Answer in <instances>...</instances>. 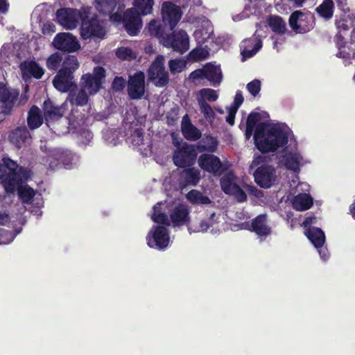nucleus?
<instances>
[{"instance_id": "13d9d810", "label": "nucleus", "mask_w": 355, "mask_h": 355, "mask_svg": "<svg viewBox=\"0 0 355 355\" xmlns=\"http://www.w3.org/2000/svg\"><path fill=\"white\" fill-rule=\"evenodd\" d=\"M188 210L184 206L179 205V225L187 221Z\"/></svg>"}, {"instance_id": "a211bd4d", "label": "nucleus", "mask_w": 355, "mask_h": 355, "mask_svg": "<svg viewBox=\"0 0 355 355\" xmlns=\"http://www.w3.org/2000/svg\"><path fill=\"white\" fill-rule=\"evenodd\" d=\"M199 166L209 173H216L221 168L220 159L211 154H202L198 160Z\"/></svg>"}, {"instance_id": "f257e3e1", "label": "nucleus", "mask_w": 355, "mask_h": 355, "mask_svg": "<svg viewBox=\"0 0 355 355\" xmlns=\"http://www.w3.org/2000/svg\"><path fill=\"white\" fill-rule=\"evenodd\" d=\"M161 14L162 24L157 20H151L148 30L152 35L157 37L166 47L178 51V33L174 28L178 25V6L171 1H164Z\"/></svg>"}, {"instance_id": "680f3d73", "label": "nucleus", "mask_w": 355, "mask_h": 355, "mask_svg": "<svg viewBox=\"0 0 355 355\" xmlns=\"http://www.w3.org/2000/svg\"><path fill=\"white\" fill-rule=\"evenodd\" d=\"M178 121V113L173 110L166 116V122L169 125H175Z\"/></svg>"}, {"instance_id": "bb28decb", "label": "nucleus", "mask_w": 355, "mask_h": 355, "mask_svg": "<svg viewBox=\"0 0 355 355\" xmlns=\"http://www.w3.org/2000/svg\"><path fill=\"white\" fill-rule=\"evenodd\" d=\"M250 227L259 236H266L270 233V229L266 225V216L261 214L256 217L252 222Z\"/></svg>"}, {"instance_id": "4d7b16f0", "label": "nucleus", "mask_w": 355, "mask_h": 355, "mask_svg": "<svg viewBox=\"0 0 355 355\" xmlns=\"http://www.w3.org/2000/svg\"><path fill=\"white\" fill-rule=\"evenodd\" d=\"M56 31L55 25L48 21L43 24L42 31L44 35H52Z\"/></svg>"}, {"instance_id": "1a4fd4ad", "label": "nucleus", "mask_w": 355, "mask_h": 355, "mask_svg": "<svg viewBox=\"0 0 355 355\" xmlns=\"http://www.w3.org/2000/svg\"><path fill=\"white\" fill-rule=\"evenodd\" d=\"M19 92L16 89L7 87L4 84L0 91L1 113L4 116L12 114L14 107L19 98Z\"/></svg>"}, {"instance_id": "412c9836", "label": "nucleus", "mask_w": 355, "mask_h": 355, "mask_svg": "<svg viewBox=\"0 0 355 355\" xmlns=\"http://www.w3.org/2000/svg\"><path fill=\"white\" fill-rule=\"evenodd\" d=\"M42 108L44 117L46 121H57L63 116L62 107L55 105L49 98L44 101Z\"/></svg>"}, {"instance_id": "8fccbe9b", "label": "nucleus", "mask_w": 355, "mask_h": 355, "mask_svg": "<svg viewBox=\"0 0 355 355\" xmlns=\"http://www.w3.org/2000/svg\"><path fill=\"white\" fill-rule=\"evenodd\" d=\"M189 48V37L183 31H179V53H183Z\"/></svg>"}, {"instance_id": "f3484780", "label": "nucleus", "mask_w": 355, "mask_h": 355, "mask_svg": "<svg viewBox=\"0 0 355 355\" xmlns=\"http://www.w3.org/2000/svg\"><path fill=\"white\" fill-rule=\"evenodd\" d=\"M73 78V76L69 73H63V71H58L53 80V85L59 92H67L73 90L76 87Z\"/></svg>"}, {"instance_id": "3c124183", "label": "nucleus", "mask_w": 355, "mask_h": 355, "mask_svg": "<svg viewBox=\"0 0 355 355\" xmlns=\"http://www.w3.org/2000/svg\"><path fill=\"white\" fill-rule=\"evenodd\" d=\"M200 107V110L201 113L204 115L205 118L211 122L215 116L214 112L211 107L207 104V103H203V102H201V103H198Z\"/></svg>"}, {"instance_id": "f03ea898", "label": "nucleus", "mask_w": 355, "mask_h": 355, "mask_svg": "<svg viewBox=\"0 0 355 355\" xmlns=\"http://www.w3.org/2000/svg\"><path fill=\"white\" fill-rule=\"evenodd\" d=\"M163 186L166 195L164 202H157L153 207L151 220L160 226L168 227L171 223L178 226V182L173 172L164 179Z\"/></svg>"}, {"instance_id": "c756f323", "label": "nucleus", "mask_w": 355, "mask_h": 355, "mask_svg": "<svg viewBox=\"0 0 355 355\" xmlns=\"http://www.w3.org/2000/svg\"><path fill=\"white\" fill-rule=\"evenodd\" d=\"M293 207L297 211H304L309 209L312 204V198L306 194H299L294 197L292 200Z\"/></svg>"}, {"instance_id": "69168bd1", "label": "nucleus", "mask_w": 355, "mask_h": 355, "mask_svg": "<svg viewBox=\"0 0 355 355\" xmlns=\"http://www.w3.org/2000/svg\"><path fill=\"white\" fill-rule=\"evenodd\" d=\"M9 159H10V158L4 159V160H3L4 164H0V178H3V177L4 176V174L8 173L6 172V171L8 170V168H7L6 164L8 163V166H12V164L9 163Z\"/></svg>"}, {"instance_id": "393cba45", "label": "nucleus", "mask_w": 355, "mask_h": 355, "mask_svg": "<svg viewBox=\"0 0 355 355\" xmlns=\"http://www.w3.org/2000/svg\"><path fill=\"white\" fill-rule=\"evenodd\" d=\"M181 129L183 135L187 139L195 141L201 137V132L191 123L187 115L182 118Z\"/></svg>"}, {"instance_id": "f8f14e48", "label": "nucleus", "mask_w": 355, "mask_h": 355, "mask_svg": "<svg viewBox=\"0 0 355 355\" xmlns=\"http://www.w3.org/2000/svg\"><path fill=\"white\" fill-rule=\"evenodd\" d=\"M141 13L135 8H128L123 15V23L127 33L131 36H135L142 27Z\"/></svg>"}, {"instance_id": "e2e57ef3", "label": "nucleus", "mask_w": 355, "mask_h": 355, "mask_svg": "<svg viewBox=\"0 0 355 355\" xmlns=\"http://www.w3.org/2000/svg\"><path fill=\"white\" fill-rule=\"evenodd\" d=\"M243 97L241 92H237L234 101L233 103V105L231 107V108H236V110H238L239 107L243 103Z\"/></svg>"}, {"instance_id": "0e129e2a", "label": "nucleus", "mask_w": 355, "mask_h": 355, "mask_svg": "<svg viewBox=\"0 0 355 355\" xmlns=\"http://www.w3.org/2000/svg\"><path fill=\"white\" fill-rule=\"evenodd\" d=\"M237 110L236 108H230L229 114L226 117V121L230 124L231 125H234V117Z\"/></svg>"}, {"instance_id": "423d86ee", "label": "nucleus", "mask_w": 355, "mask_h": 355, "mask_svg": "<svg viewBox=\"0 0 355 355\" xmlns=\"http://www.w3.org/2000/svg\"><path fill=\"white\" fill-rule=\"evenodd\" d=\"M146 241L150 248L164 250L170 242L168 227L160 225L153 226L146 236Z\"/></svg>"}, {"instance_id": "ea45409f", "label": "nucleus", "mask_w": 355, "mask_h": 355, "mask_svg": "<svg viewBox=\"0 0 355 355\" xmlns=\"http://www.w3.org/2000/svg\"><path fill=\"white\" fill-rule=\"evenodd\" d=\"M354 14L352 15H347L344 18L338 20L336 21L337 28L340 32L341 31H347L349 29V28L353 27L352 32H355V21L354 20Z\"/></svg>"}, {"instance_id": "e433bc0d", "label": "nucleus", "mask_w": 355, "mask_h": 355, "mask_svg": "<svg viewBox=\"0 0 355 355\" xmlns=\"http://www.w3.org/2000/svg\"><path fill=\"white\" fill-rule=\"evenodd\" d=\"M72 91L73 90H71L69 93L70 103L71 105L84 106L87 103L89 96L85 89L81 88L76 94H73Z\"/></svg>"}, {"instance_id": "c9c22d12", "label": "nucleus", "mask_w": 355, "mask_h": 355, "mask_svg": "<svg viewBox=\"0 0 355 355\" xmlns=\"http://www.w3.org/2000/svg\"><path fill=\"white\" fill-rule=\"evenodd\" d=\"M18 196L23 203L30 204L33 202L35 191L28 185L21 186L18 188Z\"/></svg>"}, {"instance_id": "9d476101", "label": "nucleus", "mask_w": 355, "mask_h": 355, "mask_svg": "<svg viewBox=\"0 0 355 355\" xmlns=\"http://www.w3.org/2000/svg\"><path fill=\"white\" fill-rule=\"evenodd\" d=\"M127 92L132 100L141 99L145 93V75L142 71H137L130 76L127 84Z\"/></svg>"}, {"instance_id": "79ce46f5", "label": "nucleus", "mask_w": 355, "mask_h": 355, "mask_svg": "<svg viewBox=\"0 0 355 355\" xmlns=\"http://www.w3.org/2000/svg\"><path fill=\"white\" fill-rule=\"evenodd\" d=\"M153 0H135L133 2L135 8L140 10L142 15L150 14L153 9Z\"/></svg>"}, {"instance_id": "4be33fe9", "label": "nucleus", "mask_w": 355, "mask_h": 355, "mask_svg": "<svg viewBox=\"0 0 355 355\" xmlns=\"http://www.w3.org/2000/svg\"><path fill=\"white\" fill-rule=\"evenodd\" d=\"M31 137L29 130L25 126L17 127L9 135L10 141L18 148H20L21 145Z\"/></svg>"}, {"instance_id": "864d4df0", "label": "nucleus", "mask_w": 355, "mask_h": 355, "mask_svg": "<svg viewBox=\"0 0 355 355\" xmlns=\"http://www.w3.org/2000/svg\"><path fill=\"white\" fill-rule=\"evenodd\" d=\"M248 92L254 96L259 94L261 89V82L259 80H254L247 85Z\"/></svg>"}, {"instance_id": "cd10ccee", "label": "nucleus", "mask_w": 355, "mask_h": 355, "mask_svg": "<svg viewBox=\"0 0 355 355\" xmlns=\"http://www.w3.org/2000/svg\"><path fill=\"white\" fill-rule=\"evenodd\" d=\"M305 234L315 248H319L324 245L325 236L321 229L312 227L309 229Z\"/></svg>"}, {"instance_id": "7ed1b4c3", "label": "nucleus", "mask_w": 355, "mask_h": 355, "mask_svg": "<svg viewBox=\"0 0 355 355\" xmlns=\"http://www.w3.org/2000/svg\"><path fill=\"white\" fill-rule=\"evenodd\" d=\"M290 130L279 125L259 123L255 130L254 139L261 152L275 151L288 142Z\"/></svg>"}, {"instance_id": "37998d69", "label": "nucleus", "mask_w": 355, "mask_h": 355, "mask_svg": "<svg viewBox=\"0 0 355 355\" xmlns=\"http://www.w3.org/2000/svg\"><path fill=\"white\" fill-rule=\"evenodd\" d=\"M187 199L196 204L206 205L210 203V200L207 196H203L200 192L196 190H192L187 195Z\"/></svg>"}, {"instance_id": "dca6fc26", "label": "nucleus", "mask_w": 355, "mask_h": 355, "mask_svg": "<svg viewBox=\"0 0 355 355\" xmlns=\"http://www.w3.org/2000/svg\"><path fill=\"white\" fill-rule=\"evenodd\" d=\"M19 67L24 80L31 78L40 79L44 73V69L34 60H24L21 62Z\"/></svg>"}, {"instance_id": "2eb2a0df", "label": "nucleus", "mask_w": 355, "mask_h": 355, "mask_svg": "<svg viewBox=\"0 0 355 355\" xmlns=\"http://www.w3.org/2000/svg\"><path fill=\"white\" fill-rule=\"evenodd\" d=\"M253 175L257 184L263 188L270 187L276 181L277 177L275 169L268 165L259 167L253 173Z\"/></svg>"}, {"instance_id": "a878e982", "label": "nucleus", "mask_w": 355, "mask_h": 355, "mask_svg": "<svg viewBox=\"0 0 355 355\" xmlns=\"http://www.w3.org/2000/svg\"><path fill=\"white\" fill-rule=\"evenodd\" d=\"M205 78L209 80L214 86L219 85L222 80V72L219 66L207 64L204 66Z\"/></svg>"}, {"instance_id": "6ab92c4d", "label": "nucleus", "mask_w": 355, "mask_h": 355, "mask_svg": "<svg viewBox=\"0 0 355 355\" xmlns=\"http://www.w3.org/2000/svg\"><path fill=\"white\" fill-rule=\"evenodd\" d=\"M308 17L305 16L301 11H295L290 17L289 24L291 28L298 33H303L309 31L311 24H306Z\"/></svg>"}, {"instance_id": "774afa93", "label": "nucleus", "mask_w": 355, "mask_h": 355, "mask_svg": "<svg viewBox=\"0 0 355 355\" xmlns=\"http://www.w3.org/2000/svg\"><path fill=\"white\" fill-rule=\"evenodd\" d=\"M168 66L171 73L175 74L178 71V58L170 60L168 62Z\"/></svg>"}, {"instance_id": "5701e85b", "label": "nucleus", "mask_w": 355, "mask_h": 355, "mask_svg": "<svg viewBox=\"0 0 355 355\" xmlns=\"http://www.w3.org/2000/svg\"><path fill=\"white\" fill-rule=\"evenodd\" d=\"M44 118L40 109L37 105H33L30 108L27 116L28 128L31 130L39 128L43 124Z\"/></svg>"}, {"instance_id": "a19ab883", "label": "nucleus", "mask_w": 355, "mask_h": 355, "mask_svg": "<svg viewBox=\"0 0 355 355\" xmlns=\"http://www.w3.org/2000/svg\"><path fill=\"white\" fill-rule=\"evenodd\" d=\"M187 184L195 185L200 180V172L194 168L185 169L181 174Z\"/></svg>"}, {"instance_id": "5fc2aeb1", "label": "nucleus", "mask_w": 355, "mask_h": 355, "mask_svg": "<svg viewBox=\"0 0 355 355\" xmlns=\"http://www.w3.org/2000/svg\"><path fill=\"white\" fill-rule=\"evenodd\" d=\"M173 145L175 147L173 152L172 160L175 166H178V134L175 132H171Z\"/></svg>"}, {"instance_id": "0eeeda50", "label": "nucleus", "mask_w": 355, "mask_h": 355, "mask_svg": "<svg viewBox=\"0 0 355 355\" xmlns=\"http://www.w3.org/2000/svg\"><path fill=\"white\" fill-rule=\"evenodd\" d=\"M105 77V70L103 67L97 66L94 69L93 74L83 75L80 85L83 89L90 95L96 94L101 87L103 80Z\"/></svg>"}, {"instance_id": "4468645a", "label": "nucleus", "mask_w": 355, "mask_h": 355, "mask_svg": "<svg viewBox=\"0 0 355 355\" xmlns=\"http://www.w3.org/2000/svg\"><path fill=\"white\" fill-rule=\"evenodd\" d=\"M9 163L12 164V166H8V173L4 174L3 178H0L2 181L5 190L8 193H14L15 191L21 186V179L19 174L17 171V163L12 159H9Z\"/></svg>"}, {"instance_id": "58836bf2", "label": "nucleus", "mask_w": 355, "mask_h": 355, "mask_svg": "<svg viewBox=\"0 0 355 355\" xmlns=\"http://www.w3.org/2000/svg\"><path fill=\"white\" fill-rule=\"evenodd\" d=\"M115 7L113 0H95L96 9L103 15H107L112 12Z\"/></svg>"}, {"instance_id": "09e8293b", "label": "nucleus", "mask_w": 355, "mask_h": 355, "mask_svg": "<svg viewBox=\"0 0 355 355\" xmlns=\"http://www.w3.org/2000/svg\"><path fill=\"white\" fill-rule=\"evenodd\" d=\"M42 164L51 170L58 169L61 166L57 156H55V152L43 157Z\"/></svg>"}, {"instance_id": "2f4dec72", "label": "nucleus", "mask_w": 355, "mask_h": 355, "mask_svg": "<svg viewBox=\"0 0 355 355\" xmlns=\"http://www.w3.org/2000/svg\"><path fill=\"white\" fill-rule=\"evenodd\" d=\"M129 133V139L133 146H140L143 144L144 133L141 127H135L133 123H131L126 135Z\"/></svg>"}, {"instance_id": "b1692460", "label": "nucleus", "mask_w": 355, "mask_h": 355, "mask_svg": "<svg viewBox=\"0 0 355 355\" xmlns=\"http://www.w3.org/2000/svg\"><path fill=\"white\" fill-rule=\"evenodd\" d=\"M262 42L261 40L253 38L245 40L243 41L241 47V53L244 58H248L253 56L261 48Z\"/></svg>"}, {"instance_id": "ddd939ff", "label": "nucleus", "mask_w": 355, "mask_h": 355, "mask_svg": "<svg viewBox=\"0 0 355 355\" xmlns=\"http://www.w3.org/2000/svg\"><path fill=\"white\" fill-rule=\"evenodd\" d=\"M53 44L55 49L68 53L75 52L80 47L76 37L69 33H58L53 39Z\"/></svg>"}, {"instance_id": "20e7f679", "label": "nucleus", "mask_w": 355, "mask_h": 355, "mask_svg": "<svg viewBox=\"0 0 355 355\" xmlns=\"http://www.w3.org/2000/svg\"><path fill=\"white\" fill-rule=\"evenodd\" d=\"M92 7L82 6L80 35L83 40L103 38L105 31L96 13H92Z\"/></svg>"}, {"instance_id": "49530a36", "label": "nucleus", "mask_w": 355, "mask_h": 355, "mask_svg": "<svg viewBox=\"0 0 355 355\" xmlns=\"http://www.w3.org/2000/svg\"><path fill=\"white\" fill-rule=\"evenodd\" d=\"M55 156H57L60 165L64 166L70 165L73 160V155L69 150H58L55 151Z\"/></svg>"}, {"instance_id": "a18cd8bd", "label": "nucleus", "mask_w": 355, "mask_h": 355, "mask_svg": "<svg viewBox=\"0 0 355 355\" xmlns=\"http://www.w3.org/2000/svg\"><path fill=\"white\" fill-rule=\"evenodd\" d=\"M62 60V57L59 53H53L46 60V67L49 70L57 71Z\"/></svg>"}, {"instance_id": "6e6552de", "label": "nucleus", "mask_w": 355, "mask_h": 355, "mask_svg": "<svg viewBox=\"0 0 355 355\" xmlns=\"http://www.w3.org/2000/svg\"><path fill=\"white\" fill-rule=\"evenodd\" d=\"M82 7L78 10L71 8H61L56 11V18L59 24L67 30H73L81 20Z\"/></svg>"}, {"instance_id": "7c9ffc66", "label": "nucleus", "mask_w": 355, "mask_h": 355, "mask_svg": "<svg viewBox=\"0 0 355 355\" xmlns=\"http://www.w3.org/2000/svg\"><path fill=\"white\" fill-rule=\"evenodd\" d=\"M200 22L202 24V26L207 28V30L205 34H203L200 30H197L194 32V35L200 42H204L206 39L209 37L211 33H212V30L210 26V22L205 19L196 17L191 21V23L196 24L198 27L199 26Z\"/></svg>"}, {"instance_id": "de8ad7c7", "label": "nucleus", "mask_w": 355, "mask_h": 355, "mask_svg": "<svg viewBox=\"0 0 355 355\" xmlns=\"http://www.w3.org/2000/svg\"><path fill=\"white\" fill-rule=\"evenodd\" d=\"M218 142L215 138L212 137H206L202 140L200 148L203 150L213 153L216 150Z\"/></svg>"}, {"instance_id": "473e14b6", "label": "nucleus", "mask_w": 355, "mask_h": 355, "mask_svg": "<svg viewBox=\"0 0 355 355\" xmlns=\"http://www.w3.org/2000/svg\"><path fill=\"white\" fill-rule=\"evenodd\" d=\"M78 67L79 63L77 58L74 55H68L63 60L62 67L59 71H63V73L73 76V73Z\"/></svg>"}, {"instance_id": "bf43d9fd", "label": "nucleus", "mask_w": 355, "mask_h": 355, "mask_svg": "<svg viewBox=\"0 0 355 355\" xmlns=\"http://www.w3.org/2000/svg\"><path fill=\"white\" fill-rule=\"evenodd\" d=\"M199 78H205L204 67L202 69L193 71L189 75L190 80H195Z\"/></svg>"}, {"instance_id": "c85d7f7f", "label": "nucleus", "mask_w": 355, "mask_h": 355, "mask_svg": "<svg viewBox=\"0 0 355 355\" xmlns=\"http://www.w3.org/2000/svg\"><path fill=\"white\" fill-rule=\"evenodd\" d=\"M196 156V150L193 146L187 143H179V159H183L184 164H189L193 162Z\"/></svg>"}, {"instance_id": "6e6d98bb", "label": "nucleus", "mask_w": 355, "mask_h": 355, "mask_svg": "<svg viewBox=\"0 0 355 355\" xmlns=\"http://www.w3.org/2000/svg\"><path fill=\"white\" fill-rule=\"evenodd\" d=\"M125 85V81L121 76H116L112 82V89L115 91H121Z\"/></svg>"}, {"instance_id": "39448f33", "label": "nucleus", "mask_w": 355, "mask_h": 355, "mask_svg": "<svg viewBox=\"0 0 355 355\" xmlns=\"http://www.w3.org/2000/svg\"><path fill=\"white\" fill-rule=\"evenodd\" d=\"M148 80L156 87H162L168 83V73L164 66V57L158 55L150 65L148 71Z\"/></svg>"}, {"instance_id": "052dcab7", "label": "nucleus", "mask_w": 355, "mask_h": 355, "mask_svg": "<svg viewBox=\"0 0 355 355\" xmlns=\"http://www.w3.org/2000/svg\"><path fill=\"white\" fill-rule=\"evenodd\" d=\"M259 119V115L258 114H250L248 117L246 125L250 126V129L252 127L254 128Z\"/></svg>"}, {"instance_id": "aec40b11", "label": "nucleus", "mask_w": 355, "mask_h": 355, "mask_svg": "<svg viewBox=\"0 0 355 355\" xmlns=\"http://www.w3.org/2000/svg\"><path fill=\"white\" fill-rule=\"evenodd\" d=\"M282 162L287 169L295 172L299 171L304 164V159L297 150L286 152Z\"/></svg>"}, {"instance_id": "c03bdc74", "label": "nucleus", "mask_w": 355, "mask_h": 355, "mask_svg": "<svg viewBox=\"0 0 355 355\" xmlns=\"http://www.w3.org/2000/svg\"><path fill=\"white\" fill-rule=\"evenodd\" d=\"M209 56V51L204 48H196L191 51L188 55V60L192 62L205 60Z\"/></svg>"}, {"instance_id": "72a5a7b5", "label": "nucleus", "mask_w": 355, "mask_h": 355, "mask_svg": "<svg viewBox=\"0 0 355 355\" xmlns=\"http://www.w3.org/2000/svg\"><path fill=\"white\" fill-rule=\"evenodd\" d=\"M218 98V94L216 91L209 89L204 88L198 92L197 101L198 103H207V101L214 102Z\"/></svg>"}, {"instance_id": "338daca9", "label": "nucleus", "mask_w": 355, "mask_h": 355, "mask_svg": "<svg viewBox=\"0 0 355 355\" xmlns=\"http://www.w3.org/2000/svg\"><path fill=\"white\" fill-rule=\"evenodd\" d=\"M9 9V3L7 0H0V15L6 14Z\"/></svg>"}, {"instance_id": "f704fd0d", "label": "nucleus", "mask_w": 355, "mask_h": 355, "mask_svg": "<svg viewBox=\"0 0 355 355\" xmlns=\"http://www.w3.org/2000/svg\"><path fill=\"white\" fill-rule=\"evenodd\" d=\"M267 23L275 33L282 34L286 30V22L279 16L272 15L268 17Z\"/></svg>"}, {"instance_id": "9b49d317", "label": "nucleus", "mask_w": 355, "mask_h": 355, "mask_svg": "<svg viewBox=\"0 0 355 355\" xmlns=\"http://www.w3.org/2000/svg\"><path fill=\"white\" fill-rule=\"evenodd\" d=\"M220 184L225 193L234 196L239 202L245 200L246 195L239 186V180L233 173L225 174L221 178Z\"/></svg>"}, {"instance_id": "4c0bfd02", "label": "nucleus", "mask_w": 355, "mask_h": 355, "mask_svg": "<svg viewBox=\"0 0 355 355\" xmlns=\"http://www.w3.org/2000/svg\"><path fill=\"white\" fill-rule=\"evenodd\" d=\"M318 13L323 18L331 19L334 14V2L332 0H324L316 8Z\"/></svg>"}, {"instance_id": "603ef678", "label": "nucleus", "mask_w": 355, "mask_h": 355, "mask_svg": "<svg viewBox=\"0 0 355 355\" xmlns=\"http://www.w3.org/2000/svg\"><path fill=\"white\" fill-rule=\"evenodd\" d=\"M117 58L121 60H129L133 58V51L131 49L127 47H121L116 51Z\"/></svg>"}]
</instances>
